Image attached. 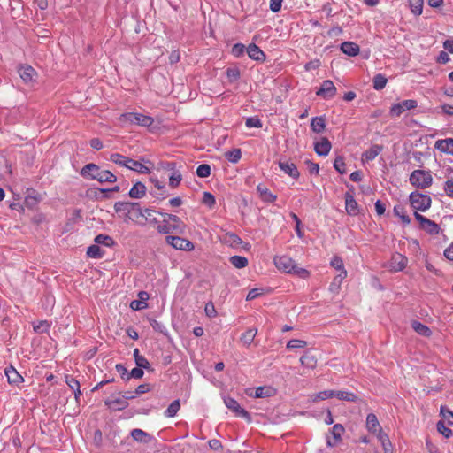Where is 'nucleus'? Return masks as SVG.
Wrapping results in <instances>:
<instances>
[{
  "instance_id": "f257e3e1",
  "label": "nucleus",
  "mask_w": 453,
  "mask_h": 453,
  "mask_svg": "<svg viewBox=\"0 0 453 453\" xmlns=\"http://www.w3.org/2000/svg\"><path fill=\"white\" fill-rule=\"evenodd\" d=\"M110 160L119 166L144 174L150 173L151 167L153 166V164L150 160L142 158V162H140L119 153L111 154Z\"/></svg>"
},
{
  "instance_id": "f03ea898",
  "label": "nucleus",
  "mask_w": 453,
  "mask_h": 453,
  "mask_svg": "<svg viewBox=\"0 0 453 453\" xmlns=\"http://www.w3.org/2000/svg\"><path fill=\"white\" fill-rule=\"evenodd\" d=\"M273 264L281 273L292 274L300 279H308L311 275L307 269L299 267L294 259L286 255L275 256Z\"/></svg>"
},
{
  "instance_id": "7ed1b4c3",
  "label": "nucleus",
  "mask_w": 453,
  "mask_h": 453,
  "mask_svg": "<svg viewBox=\"0 0 453 453\" xmlns=\"http://www.w3.org/2000/svg\"><path fill=\"white\" fill-rule=\"evenodd\" d=\"M82 177L90 180H96L100 183H114L117 177L108 170H104L95 164L86 165L81 171Z\"/></svg>"
},
{
  "instance_id": "20e7f679",
  "label": "nucleus",
  "mask_w": 453,
  "mask_h": 453,
  "mask_svg": "<svg viewBox=\"0 0 453 453\" xmlns=\"http://www.w3.org/2000/svg\"><path fill=\"white\" fill-rule=\"evenodd\" d=\"M118 119L121 127L136 125L143 127H150L154 124V119L151 116L139 112L122 113Z\"/></svg>"
},
{
  "instance_id": "39448f33",
  "label": "nucleus",
  "mask_w": 453,
  "mask_h": 453,
  "mask_svg": "<svg viewBox=\"0 0 453 453\" xmlns=\"http://www.w3.org/2000/svg\"><path fill=\"white\" fill-rule=\"evenodd\" d=\"M164 220L158 224L157 231L161 234H170V233H182L183 232V223L181 219L173 214L165 213Z\"/></svg>"
},
{
  "instance_id": "423d86ee",
  "label": "nucleus",
  "mask_w": 453,
  "mask_h": 453,
  "mask_svg": "<svg viewBox=\"0 0 453 453\" xmlns=\"http://www.w3.org/2000/svg\"><path fill=\"white\" fill-rule=\"evenodd\" d=\"M409 180L416 188L426 189L433 184L432 172L424 169L414 170L410 174Z\"/></svg>"
},
{
  "instance_id": "0eeeda50",
  "label": "nucleus",
  "mask_w": 453,
  "mask_h": 453,
  "mask_svg": "<svg viewBox=\"0 0 453 453\" xmlns=\"http://www.w3.org/2000/svg\"><path fill=\"white\" fill-rule=\"evenodd\" d=\"M410 203L415 212L426 211L431 207L432 200L428 195L421 194L418 191L410 194Z\"/></svg>"
},
{
  "instance_id": "6e6552de",
  "label": "nucleus",
  "mask_w": 453,
  "mask_h": 453,
  "mask_svg": "<svg viewBox=\"0 0 453 453\" xmlns=\"http://www.w3.org/2000/svg\"><path fill=\"white\" fill-rule=\"evenodd\" d=\"M165 241L175 250L191 251L195 249L194 243L183 237L168 235L165 237Z\"/></svg>"
},
{
  "instance_id": "1a4fd4ad",
  "label": "nucleus",
  "mask_w": 453,
  "mask_h": 453,
  "mask_svg": "<svg viewBox=\"0 0 453 453\" xmlns=\"http://www.w3.org/2000/svg\"><path fill=\"white\" fill-rule=\"evenodd\" d=\"M415 219L419 223V226L421 229L426 231L427 234L432 235H436L440 233V226L434 221L424 217L418 212H414Z\"/></svg>"
},
{
  "instance_id": "9d476101",
  "label": "nucleus",
  "mask_w": 453,
  "mask_h": 453,
  "mask_svg": "<svg viewBox=\"0 0 453 453\" xmlns=\"http://www.w3.org/2000/svg\"><path fill=\"white\" fill-rule=\"evenodd\" d=\"M134 396H122L119 395H111L105 400V405L112 411H121L128 406L127 400L133 399Z\"/></svg>"
},
{
  "instance_id": "9b49d317",
  "label": "nucleus",
  "mask_w": 453,
  "mask_h": 453,
  "mask_svg": "<svg viewBox=\"0 0 453 453\" xmlns=\"http://www.w3.org/2000/svg\"><path fill=\"white\" fill-rule=\"evenodd\" d=\"M225 405L238 417L243 418L248 421L251 420L250 413L242 408L237 401L230 396L224 397Z\"/></svg>"
},
{
  "instance_id": "f8f14e48",
  "label": "nucleus",
  "mask_w": 453,
  "mask_h": 453,
  "mask_svg": "<svg viewBox=\"0 0 453 453\" xmlns=\"http://www.w3.org/2000/svg\"><path fill=\"white\" fill-rule=\"evenodd\" d=\"M417 106H418V103L416 100H412V99L403 100V102L395 104L391 106L390 114L392 116L399 117L405 111L415 109Z\"/></svg>"
},
{
  "instance_id": "ddd939ff",
  "label": "nucleus",
  "mask_w": 453,
  "mask_h": 453,
  "mask_svg": "<svg viewBox=\"0 0 453 453\" xmlns=\"http://www.w3.org/2000/svg\"><path fill=\"white\" fill-rule=\"evenodd\" d=\"M407 262L408 259L405 256L395 253L388 263V268L391 272H401L406 267Z\"/></svg>"
},
{
  "instance_id": "4468645a",
  "label": "nucleus",
  "mask_w": 453,
  "mask_h": 453,
  "mask_svg": "<svg viewBox=\"0 0 453 453\" xmlns=\"http://www.w3.org/2000/svg\"><path fill=\"white\" fill-rule=\"evenodd\" d=\"M336 88L330 80H326L321 83L320 88L317 90L316 95L324 99H332L336 95Z\"/></svg>"
},
{
  "instance_id": "2eb2a0df",
  "label": "nucleus",
  "mask_w": 453,
  "mask_h": 453,
  "mask_svg": "<svg viewBox=\"0 0 453 453\" xmlns=\"http://www.w3.org/2000/svg\"><path fill=\"white\" fill-rule=\"evenodd\" d=\"M124 216L126 222L133 221L135 223H140V219L145 217L137 203H132V208H129L127 215Z\"/></svg>"
},
{
  "instance_id": "dca6fc26",
  "label": "nucleus",
  "mask_w": 453,
  "mask_h": 453,
  "mask_svg": "<svg viewBox=\"0 0 453 453\" xmlns=\"http://www.w3.org/2000/svg\"><path fill=\"white\" fill-rule=\"evenodd\" d=\"M280 169L293 179H297L300 175L296 165L288 160L279 161Z\"/></svg>"
},
{
  "instance_id": "f3484780",
  "label": "nucleus",
  "mask_w": 453,
  "mask_h": 453,
  "mask_svg": "<svg viewBox=\"0 0 453 453\" xmlns=\"http://www.w3.org/2000/svg\"><path fill=\"white\" fill-rule=\"evenodd\" d=\"M434 148L442 153L453 156V138L437 140Z\"/></svg>"
},
{
  "instance_id": "a211bd4d",
  "label": "nucleus",
  "mask_w": 453,
  "mask_h": 453,
  "mask_svg": "<svg viewBox=\"0 0 453 453\" xmlns=\"http://www.w3.org/2000/svg\"><path fill=\"white\" fill-rule=\"evenodd\" d=\"M332 145L330 141L323 137L319 142H317L314 145L315 152L319 156H327L331 150Z\"/></svg>"
},
{
  "instance_id": "6ab92c4d",
  "label": "nucleus",
  "mask_w": 453,
  "mask_h": 453,
  "mask_svg": "<svg viewBox=\"0 0 453 453\" xmlns=\"http://www.w3.org/2000/svg\"><path fill=\"white\" fill-rule=\"evenodd\" d=\"M19 74L26 83L34 81L37 76L36 71L30 65L20 66Z\"/></svg>"
},
{
  "instance_id": "aec40b11",
  "label": "nucleus",
  "mask_w": 453,
  "mask_h": 453,
  "mask_svg": "<svg viewBox=\"0 0 453 453\" xmlns=\"http://www.w3.org/2000/svg\"><path fill=\"white\" fill-rule=\"evenodd\" d=\"M138 300H134L130 303V308L134 311H141L146 309L148 304L149 294L146 291H140L138 293Z\"/></svg>"
},
{
  "instance_id": "412c9836",
  "label": "nucleus",
  "mask_w": 453,
  "mask_h": 453,
  "mask_svg": "<svg viewBox=\"0 0 453 453\" xmlns=\"http://www.w3.org/2000/svg\"><path fill=\"white\" fill-rule=\"evenodd\" d=\"M365 427L368 432L377 434L382 430L377 416L374 413H369L366 417Z\"/></svg>"
},
{
  "instance_id": "4be33fe9",
  "label": "nucleus",
  "mask_w": 453,
  "mask_h": 453,
  "mask_svg": "<svg viewBox=\"0 0 453 453\" xmlns=\"http://www.w3.org/2000/svg\"><path fill=\"white\" fill-rule=\"evenodd\" d=\"M345 209L349 215L355 216L358 213V205L354 196L349 194H345Z\"/></svg>"
},
{
  "instance_id": "5701e85b",
  "label": "nucleus",
  "mask_w": 453,
  "mask_h": 453,
  "mask_svg": "<svg viewBox=\"0 0 453 453\" xmlns=\"http://www.w3.org/2000/svg\"><path fill=\"white\" fill-rule=\"evenodd\" d=\"M340 48L344 54L349 57H356L360 51L359 46L353 42H344L341 44Z\"/></svg>"
},
{
  "instance_id": "b1692460",
  "label": "nucleus",
  "mask_w": 453,
  "mask_h": 453,
  "mask_svg": "<svg viewBox=\"0 0 453 453\" xmlns=\"http://www.w3.org/2000/svg\"><path fill=\"white\" fill-rule=\"evenodd\" d=\"M247 53L249 57L256 61H264L265 59V53L260 50L258 46L254 43H250L247 47Z\"/></svg>"
},
{
  "instance_id": "393cba45",
  "label": "nucleus",
  "mask_w": 453,
  "mask_h": 453,
  "mask_svg": "<svg viewBox=\"0 0 453 453\" xmlns=\"http://www.w3.org/2000/svg\"><path fill=\"white\" fill-rule=\"evenodd\" d=\"M382 151V146L374 144L362 154V161L369 162L373 160Z\"/></svg>"
},
{
  "instance_id": "a878e982",
  "label": "nucleus",
  "mask_w": 453,
  "mask_h": 453,
  "mask_svg": "<svg viewBox=\"0 0 453 453\" xmlns=\"http://www.w3.org/2000/svg\"><path fill=\"white\" fill-rule=\"evenodd\" d=\"M145 185L140 181L135 182L129 190V196L134 199H140L146 194Z\"/></svg>"
},
{
  "instance_id": "bb28decb",
  "label": "nucleus",
  "mask_w": 453,
  "mask_h": 453,
  "mask_svg": "<svg viewBox=\"0 0 453 453\" xmlns=\"http://www.w3.org/2000/svg\"><path fill=\"white\" fill-rule=\"evenodd\" d=\"M272 389L270 388L265 387H258L255 389L250 388L247 390V395L249 396H253L255 398H265L269 397L271 395Z\"/></svg>"
},
{
  "instance_id": "cd10ccee",
  "label": "nucleus",
  "mask_w": 453,
  "mask_h": 453,
  "mask_svg": "<svg viewBox=\"0 0 453 453\" xmlns=\"http://www.w3.org/2000/svg\"><path fill=\"white\" fill-rule=\"evenodd\" d=\"M257 191L258 192L260 198L265 203H273L277 198L275 195L270 192L269 189L262 184H258L257 186Z\"/></svg>"
},
{
  "instance_id": "c85d7f7f",
  "label": "nucleus",
  "mask_w": 453,
  "mask_h": 453,
  "mask_svg": "<svg viewBox=\"0 0 453 453\" xmlns=\"http://www.w3.org/2000/svg\"><path fill=\"white\" fill-rule=\"evenodd\" d=\"M376 436L383 448L384 453H392L393 446L388 434L380 430Z\"/></svg>"
},
{
  "instance_id": "c756f323",
  "label": "nucleus",
  "mask_w": 453,
  "mask_h": 453,
  "mask_svg": "<svg viewBox=\"0 0 453 453\" xmlns=\"http://www.w3.org/2000/svg\"><path fill=\"white\" fill-rule=\"evenodd\" d=\"M344 431H345V429L342 425L335 424L333 426L332 431H331L332 435L335 441L332 442L330 440H327V442H326L327 446L333 447V446L336 445V443L341 441L342 435L344 433Z\"/></svg>"
},
{
  "instance_id": "7c9ffc66",
  "label": "nucleus",
  "mask_w": 453,
  "mask_h": 453,
  "mask_svg": "<svg viewBox=\"0 0 453 453\" xmlns=\"http://www.w3.org/2000/svg\"><path fill=\"white\" fill-rule=\"evenodd\" d=\"M5 375L11 384L18 385L23 380L22 377L12 366L5 369Z\"/></svg>"
},
{
  "instance_id": "2f4dec72",
  "label": "nucleus",
  "mask_w": 453,
  "mask_h": 453,
  "mask_svg": "<svg viewBox=\"0 0 453 453\" xmlns=\"http://www.w3.org/2000/svg\"><path fill=\"white\" fill-rule=\"evenodd\" d=\"M132 438L139 442L147 443L151 440V436L142 429L135 428L131 432Z\"/></svg>"
},
{
  "instance_id": "473e14b6",
  "label": "nucleus",
  "mask_w": 453,
  "mask_h": 453,
  "mask_svg": "<svg viewBox=\"0 0 453 453\" xmlns=\"http://www.w3.org/2000/svg\"><path fill=\"white\" fill-rule=\"evenodd\" d=\"M334 397V390H324L319 393L309 395V400L316 403Z\"/></svg>"
},
{
  "instance_id": "72a5a7b5",
  "label": "nucleus",
  "mask_w": 453,
  "mask_h": 453,
  "mask_svg": "<svg viewBox=\"0 0 453 453\" xmlns=\"http://www.w3.org/2000/svg\"><path fill=\"white\" fill-rule=\"evenodd\" d=\"M257 333V330L256 328H249L242 334L240 341L243 345L250 346L254 341Z\"/></svg>"
},
{
  "instance_id": "f704fd0d",
  "label": "nucleus",
  "mask_w": 453,
  "mask_h": 453,
  "mask_svg": "<svg viewBox=\"0 0 453 453\" xmlns=\"http://www.w3.org/2000/svg\"><path fill=\"white\" fill-rule=\"evenodd\" d=\"M51 326V322L49 320H41L33 323V329L36 334L48 333Z\"/></svg>"
},
{
  "instance_id": "c9c22d12",
  "label": "nucleus",
  "mask_w": 453,
  "mask_h": 453,
  "mask_svg": "<svg viewBox=\"0 0 453 453\" xmlns=\"http://www.w3.org/2000/svg\"><path fill=\"white\" fill-rule=\"evenodd\" d=\"M334 397L338 398L339 400H344L347 402H356L357 397V395L349 391H344V390H339L334 391Z\"/></svg>"
},
{
  "instance_id": "e433bc0d",
  "label": "nucleus",
  "mask_w": 453,
  "mask_h": 453,
  "mask_svg": "<svg viewBox=\"0 0 453 453\" xmlns=\"http://www.w3.org/2000/svg\"><path fill=\"white\" fill-rule=\"evenodd\" d=\"M411 326L413 330L420 335L429 336L431 334V330L429 329V327L420 323L419 321H413L411 323Z\"/></svg>"
},
{
  "instance_id": "4c0bfd02",
  "label": "nucleus",
  "mask_w": 453,
  "mask_h": 453,
  "mask_svg": "<svg viewBox=\"0 0 453 453\" xmlns=\"http://www.w3.org/2000/svg\"><path fill=\"white\" fill-rule=\"evenodd\" d=\"M325 127L326 125L323 118L315 117L311 119V127L313 132L319 134L324 131Z\"/></svg>"
},
{
  "instance_id": "58836bf2",
  "label": "nucleus",
  "mask_w": 453,
  "mask_h": 453,
  "mask_svg": "<svg viewBox=\"0 0 453 453\" xmlns=\"http://www.w3.org/2000/svg\"><path fill=\"white\" fill-rule=\"evenodd\" d=\"M104 254V250L96 243L89 246L87 250V255L91 258H101Z\"/></svg>"
},
{
  "instance_id": "ea45409f",
  "label": "nucleus",
  "mask_w": 453,
  "mask_h": 453,
  "mask_svg": "<svg viewBox=\"0 0 453 453\" xmlns=\"http://www.w3.org/2000/svg\"><path fill=\"white\" fill-rule=\"evenodd\" d=\"M95 242L99 246V245H104L105 247H111L114 245V241L113 239L109 236V235H106V234H98L96 236L95 238Z\"/></svg>"
},
{
  "instance_id": "a19ab883",
  "label": "nucleus",
  "mask_w": 453,
  "mask_h": 453,
  "mask_svg": "<svg viewBox=\"0 0 453 453\" xmlns=\"http://www.w3.org/2000/svg\"><path fill=\"white\" fill-rule=\"evenodd\" d=\"M300 362L303 366L308 368H314L317 363L315 357L309 352H306L301 357Z\"/></svg>"
},
{
  "instance_id": "79ce46f5",
  "label": "nucleus",
  "mask_w": 453,
  "mask_h": 453,
  "mask_svg": "<svg viewBox=\"0 0 453 453\" xmlns=\"http://www.w3.org/2000/svg\"><path fill=\"white\" fill-rule=\"evenodd\" d=\"M411 12L415 16H419L423 12V0H409Z\"/></svg>"
},
{
  "instance_id": "37998d69",
  "label": "nucleus",
  "mask_w": 453,
  "mask_h": 453,
  "mask_svg": "<svg viewBox=\"0 0 453 453\" xmlns=\"http://www.w3.org/2000/svg\"><path fill=\"white\" fill-rule=\"evenodd\" d=\"M180 408V400H174L170 403L168 408L165 411V416L167 418H173Z\"/></svg>"
},
{
  "instance_id": "c03bdc74",
  "label": "nucleus",
  "mask_w": 453,
  "mask_h": 453,
  "mask_svg": "<svg viewBox=\"0 0 453 453\" xmlns=\"http://www.w3.org/2000/svg\"><path fill=\"white\" fill-rule=\"evenodd\" d=\"M387 78L381 74L378 73L373 77V88L375 90H381L386 87L387 84Z\"/></svg>"
},
{
  "instance_id": "a18cd8bd",
  "label": "nucleus",
  "mask_w": 453,
  "mask_h": 453,
  "mask_svg": "<svg viewBox=\"0 0 453 453\" xmlns=\"http://www.w3.org/2000/svg\"><path fill=\"white\" fill-rule=\"evenodd\" d=\"M231 264L238 269H242L247 266L248 259L242 256H233L230 257Z\"/></svg>"
},
{
  "instance_id": "49530a36",
  "label": "nucleus",
  "mask_w": 453,
  "mask_h": 453,
  "mask_svg": "<svg viewBox=\"0 0 453 453\" xmlns=\"http://www.w3.org/2000/svg\"><path fill=\"white\" fill-rule=\"evenodd\" d=\"M242 157V152L240 149H234L226 153V159L231 163H237Z\"/></svg>"
},
{
  "instance_id": "de8ad7c7",
  "label": "nucleus",
  "mask_w": 453,
  "mask_h": 453,
  "mask_svg": "<svg viewBox=\"0 0 453 453\" xmlns=\"http://www.w3.org/2000/svg\"><path fill=\"white\" fill-rule=\"evenodd\" d=\"M441 415L442 416V418L445 422L448 423V425L452 426L453 425V411L449 410L446 407L441 406Z\"/></svg>"
},
{
  "instance_id": "09e8293b",
  "label": "nucleus",
  "mask_w": 453,
  "mask_h": 453,
  "mask_svg": "<svg viewBox=\"0 0 453 453\" xmlns=\"http://www.w3.org/2000/svg\"><path fill=\"white\" fill-rule=\"evenodd\" d=\"M437 431L442 434L445 438H450L452 436V431L449 427L446 426L444 421H438L437 425Z\"/></svg>"
},
{
  "instance_id": "8fccbe9b",
  "label": "nucleus",
  "mask_w": 453,
  "mask_h": 453,
  "mask_svg": "<svg viewBox=\"0 0 453 453\" xmlns=\"http://www.w3.org/2000/svg\"><path fill=\"white\" fill-rule=\"evenodd\" d=\"M196 174L200 178H207L211 174V167L207 164L200 165L196 169Z\"/></svg>"
},
{
  "instance_id": "3c124183",
  "label": "nucleus",
  "mask_w": 453,
  "mask_h": 453,
  "mask_svg": "<svg viewBox=\"0 0 453 453\" xmlns=\"http://www.w3.org/2000/svg\"><path fill=\"white\" fill-rule=\"evenodd\" d=\"M246 50H247V48L245 47L244 44H242V43H235L232 47L231 53H232L233 56H234L236 58H240V57H242L244 54V52Z\"/></svg>"
},
{
  "instance_id": "603ef678",
  "label": "nucleus",
  "mask_w": 453,
  "mask_h": 453,
  "mask_svg": "<svg viewBox=\"0 0 453 453\" xmlns=\"http://www.w3.org/2000/svg\"><path fill=\"white\" fill-rule=\"evenodd\" d=\"M306 345H307V342L305 341L298 340V339H293V340H290L287 343V348L288 349H296L304 348V347H306Z\"/></svg>"
},
{
  "instance_id": "864d4df0",
  "label": "nucleus",
  "mask_w": 453,
  "mask_h": 453,
  "mask_svg": "<svg viewBox=\"0 0 453 453\" xmlns=\"http://www.w3.org/2000/svg\"><path fill=\"white\" fill-rule=\"evenodd\" d=\"M182 180V176L180 172L173 171L169 177V185L173 188L177 187Z\"/></svg>"
},
{
  "instance_id": "5fc2aeb1",
  "label": "nucleus",
  "mask_w": 453,
  "mask_h": 453,
  "mask_svg": "<svg viewBox=\"0 0 453 453\" xmlns=\"http://www.w3.org/2000/svg\"><path fill=\"white\" fill-rule=\"evenodd\" d=\"M334 167L341 174H343L346 173V165L342 157H337L335 158V160L334 162Z\"/></svg>"
},
{
  "instance_id": "6e6d98bb",
  "label": "nucleus",
  "mask_w": 453,
  "mask_h": 453,
  "mask_svg": "<svg viewBox=\"0 0 453 453\" xmlns=\"http://www.w3.org/2000/svg\"><path fill=\"white\" fill-rule=\"evenodd\" d=\"M245 125L249 128H252V127L259 128V127H262V121L257 117H250L246 119Z\"/></svg>"
},
{
  "instance_id": "4d7b16f0",
  "label": "nucleus",
  "mask_w": 453,
  "mask_h": 453,
  "mask_svg": "<svg viewBox=\"0 0 453 453\" xmlns=\"http://www.w3.org/2000/svg\"><path fill=\"white\" fill-rule=\"evenodd\" d=\"M129 208H132V203L117 202L114 205L117 212H124L126 215Z\"/></svg>"
},
{
  "instance_id": "13d9d810",
  "label": "nucleus",
  "mask_w": 453,
  "mask_h": 453,
  "mask_svg": "<svg viewBox=\"0 0 453 453\" xmlns=\"http://www.w3.org/2000/svg\"><path fill=\"white\" fill-rule=\"evenodd\" d=\"M215 197L212 194L209 192H204L203 196V203L209 208H212L215 204Z\"/></svg>"
},
{
  "instance_id": "bf43d9fd",
  "label": "nucleus",
  "mask_w": 453,
  "mask_h": 453,
  "mask_svg": "<svg viewBox=\"0 0 453 453\" xmlns=\"http://www.w3.org/2000/svg\"><path fill=\"white\" fill-rule=\"evenodd\" d=\"M331 266L338 271H342L344 269L343 261L340 257L334 256L330 261Z\"/></svg>"
},
{
  "instance_id": "052dcab7",
  "label": "nucleus",
  "mask_w": 453,
  "mask_h": 453,
  "mask_svg": "<svg viewBox=\"0 0 453 453\" xmlns=\"http://www.w3.org/2000/svg\"><path fill=\"white\" fill-rule=\"evenodd\" d=\"M394 213L397 216L400 217V219H402V221L405 224H409L411 222V219L409 218V216H407L404 212H403V208H400V207H395L394 208Z\"/></svg>"
},
{
  "instance_id": "680f3d73",
  "label": "nucleus",
  "mask_w": 453,
  "mask_h": 453,
  "mask_svg": "<svg viewBox=\"0 0 453 453\" xmlns=\"http://www.w3.org/2000/svg\"><path fill=\"white\" fill-rule=\"evenodd\" d=\"M204 311H205V314H206L209 318H214V317H216V315H217L216 309H215V307H214V304H213L211 302L207 303L205 304Z\"/></svg>"
},
{
  "instance_id": "e2e57ef3",
  "label": "nucleus",
  "mask_w": 453,
  "mask_h": 453,
  "mask_svg": "<svg viewBox=\"0 0 453 453\" xmlns=\"http://www.w3.org/2000/svg\"><path fill=\"white\" fill-rule=\"evenodd\" d=\"M444 191L449 196L453 197V178L448 179L445 181Z\"/></svg>"
},
{
  "instance_id": "0e129e2a",
  "label": "nucleus",
  "mask_w": 453,
  "mask_h": 453,
  "mask_svg": "<svg viewBox=\"0 0 453 453\" xmlns=\"http://www.w3.org/2000/svg\"><path fill=\"white\" fill-rule=\"evenodd\" d=\"M143 374H144V372L142 371V368H140L137 366L131 370L129 375H127V379H129V378L140 379L143 376Z\"/></svg>"
},
{
  "instance_id": "69168bd1",
  "label": "nucleus",
  "mask_w": 453,
  "mask_h": 453,
  "mask_svg": "<svg viewBox=\"0 0 453 453\" xmlns=\"http://www.w3.org/2000/svg\"><path fill=\"white\" fill-rule=\"evenodd\" d=\"M347 277V271L342 270L340 271V273L336 275L334 279L333 285H335L336 287H339L342 280Z\"/></svg>"
},
{
  "instance_id": "338daca9",
  "label": "nucleus",
  "mask_w": 453,
  "mask_h": 453,
  "mask_svg": "<svg viewBox=\"0 0 453 453\" xmlns=\"http://www.w3.org/2000/svg\"><path fill=\"white\" fill-rule=\"evenodd\" d=\"M226 74L230 81H235L240 77V71L237 68H228Z\"/></svg>"
},
{
  "instance_id": "774afa93",
  "label": "nucleus",
  "mask_w": 453,
  "mask_h": 453,
  "mask_svg": "<svg viewBox=\"0 0 453 453\" xmlns=\"http://www.w3.org/2000/svg\"><path fill=\"white\" fill-rule=\"evenodd\" d=\"M135 364L140 368L147 369L150 367L149 361L143 356H141L140 357L135 358Z\"/></svg>"
}]
</instances>
